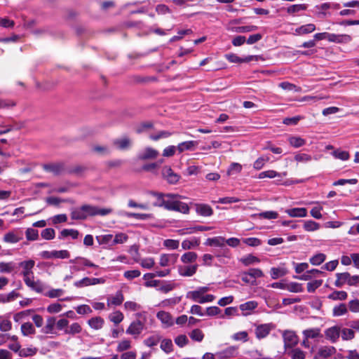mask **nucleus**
<instances>
[{
    "mask_svg": "<svg viewBox=\"0 0 359 359\" xmlns=\"http://www.w3.org/2000/svg\"><path fill=\"white\" fill-rule=\"evenodd\" d=\"M337 280L334 282V285L337 287H342L344 284H348L351 286H356L359 285V276H351L348 272L337 273L336 274Z\"/></svg>",
    "mask_w": 359,
    "mask_h": 359,
    "instance_id": "1",
    "label": "nucleus"
},
{
    "mask_svg": "<svg viewBox=\"0 0 359 359\" xmlns=\"http://www.w3.org/2000/svg\"><path fill=\"white\" fill-rule=\"evenodd\" d=\"M311 204H316V205L312 208V209L310 211V215L311 217L316 219H320L323 218V215L321 213V211L323 210V208L321 205L323 202L319 201H312L310 203Z\"/></svg>",
    "mask_w": 359,
    "mask_h": 359,
    "instance_id": "22",
    "label": "nucleus"
},
{
    "mask_svg": "<svg viewBox=\"0 0 359 359\" xmlns=\"http://www.w3.org/2000/svg\"><path fill=\"white\" fill-rule=\"evenodd\" d=\"M149 194L154 198L152 205L154 207H163L165 203V198H172L174 194H163V193L150 191Z\"/></svg>",
    "mask_w": 359,
    "mask_h": 359,
    "instance_id": "10",
    "label": "nucleus"
},
{
    "mask_svg": "<svg viewBox=\"0 0 359 359\" xmlns=\"http://www.w3.org/2000/svg\"><path fill=\"white\" fill-rule=\"evenodd\" d=\"M226 59L232 63H242V62H248L252 60V56H248L245 58H241L238 57L236 54L234 53H229L225 55Z\"/></svg>",
    "mask_w": 359,
    "mask_h": 359,
    "instance_id": "24",
    "label": "nucleus"
},
{
    "mask_svg": "<svg viewBox=\"0 0 359 359\" xmlns=\"http://www.w3.org/2000/svg\"><path fill=\"white\" fill-rule=\"evenodd\" d=\"M306 354L304 351L299 348H296L291 351L292 359H305Z\"/></svg>",
    "mask_w": 359,
    "mask_h": 359,
    "instance_id": "64",
    "label": "nucleus"
},
{
    "mask_svg": "<svg viewBox=\"0 0 359 359\" xmlns=\"http://www.w3.org/2000/svg\"><path fill=\"white\" fill-rule=\"evenodd\" d=\"M270 160V158L268 156H262L258 158L253 163L254 169L257 170H261L264 164Z\"/></svg>",
    "mask_w": 359,
    "mask_h": 359,
    "instance_id": "48",
    "label": "nucleus"
},
{
    "mask_svg": "<svg viewBox=\"0 0 359 359\" xmlns=\"http://www.w3.org/2000/svg\"><path fill=\"white\" fill-rule=\"evenodd\" d=\"M153 126H154V124L152 122H150V121L142 122V123H140L135 128V131L137 133L140 134L148 129L152 128Z\"/></svg>",
    "mask_w": 359,
    "mask_h": 359,
    "instance_id": "54",
    "label": "nucleus"
},
{
    "mask_svg": "<svg viewBox=\"0 0 359 359\" xmlns=\"http://www.w3.org/2000/svg\"><path fill=\"white\" fill-rule=\"evenodd\" d=\"M240 262L245 266H250L251 264H257L260 262V259L256 256L249 254L242 257Z\"/></svg>",
    "mask_w": 359,
    "mask_h": 359,
    "instance_id": "37",
    "label": "nucleus"
},
{
    "mask_svg": "<svg viewBox=\"0 0 359 359\" xmlns=\"http://www.w3.org/2000/svg\"><path fill=\"white\" fill-rule=\"evenodd\" d=\"M303 337H305L306 339H318L322 337L320 329L318 327L309 328L303 330L302 332Z\"/></svg>",
    "mask_w": 359,
    "mask_h": 359,
    "instance_id": "21",
    "label": "nucleus"
},
{
    "mask_svg": "<svg viewBox=\"0 0 359 359\" xmlns=\"http://www.w3.org/2000/svg\"><path fill=\"white\" fill-rule=\"evenodd\" d=\"M285 212L291 217H306L307 216V210L305 208L286 209Z\"/></svg>",
    "mask_w": 359,
    "mask_h": 359,
    "instance_id": "19",
    "label": "nucleus"
},
{
    "mask_svg": "<svg viewBox=\"0 0 359 359\" xmlns=\"http://www.w3.org/2000/svg\"><path fill=\"white\" fill-rule=\"evenodd\" d=\"M79 231L76 229H65L60 232V236H59V238L71 236L73 239H76L79 236Z\"/></svg>",
    "mask_w": 359,
    "mask_h": 359,
    "instance_id": "50",
    "label": "nucleus"
},
{
    "mask_svg": "<svg viewBox=\"0 0 359 359\" xmlns=\"http://www.w3.org/2000/svg\"><path fill=\"white\" fill-rule=\"evenodd\" d=\"M114 144L118 149L124 150L130 147L131 142L128 137H125L121 139L115 140Z\"/></svg>",
    "mask_w": 359,
    "mask_h": 359,
    "instance_id": "35",
    "label": "nucleus"
},
{
    "mask_svg": "<svg viewBox=\"0 0 359 359\" xmlns=\"http://www.w3.org/2000/svg\"><path fill=\"white\" fill-rule=\"evenodd\" d=\"M196 265L180 266L178 271L182 276H191L196 273Z\"/></svg>",
    "mask_w": 359,
    "mask_h": 359,
    "instance_id": "23",
    "label": "nucleus"
},
{
    "mask_svg": "<svg viewBox=\"0 0 359 359\" xmlns=\"http://www.w3.org/2000/svg\"><path fill=\"white\" fill-rule=\"evenodd\" d=\"M336 349L334 346H322L318 350V355L321 357L327 358L335 353Z\"/></svg>",
    "mask_w": 359,
    "mask_h": 359,
    "instance_id": "36",
    "label": "nucleus"
},
{
    "mask_svg": "<svg viewBox=\"0 0 359 359\" xmlns=\"http://www.w3.org/2000/svg\"><path fill=\"white\" fill-rule=\"evenodd\" d=\"M279 87L283 88V90H288V91H294V92H301L302 88L299 86H297L293 83H291L287 81H283L279 83Z\"/></svg>",
    "mask_w": 359,
    "mask_h": 359,
    "instance_id": "44",
    "label": "nucleus"
},
{
    "mask_svg": "<svg viewBox=\"0 0 359 359\" xmlns=\"http://www.w3.org/2000/svg\"><path fill=\"white\" fill-rule=\"evenodd\" d=\"M15 269V264L13 262H0L1 273H11Z\"/></svg>",
    "mask_w": 359,
    "mask_h": 359,
    "instance_id": "55",
    "label": "nucleus"
},
{
    "mask_svg": "<svg viewBox=\"0 0 359 359\" xmlns=\"http://www.w3.org/2000/svg\"><path fill=\"white\" fill-rule=\"evenodd\" d=\"M124 300L123 294L121 291H118L116 294L110 299V303L115 306L121 305Z\"/></svg>",
    "mask_w": 359,
    "mask_h": 359,
    "instance_id": "57",
    "label": "nucleus"
},
{
    "mask_svg": "<svg viewBox=\"0 0 359 359\" xmlns=\"http://www.w3.org/2000/svg\"><path fill=\"white\" fill-rule=\"evenodd\" d=\"M328 36V41L336 43H348L352 40L351 36L346 34H337L330 33Z\"/></svg>",
    "mask_w": 359,
    "mask_h": 359,
    "instance_id": "13",
    "label": "nucleus"
},
{
    "mask_svg": "<svg viewBox=\"0 0 359 359\" xmlns=\"http://www.w3.org/2000/svg\"><path fill=\"white\" fill-rule=\"evenodd\" d=\"M86 170V168L85 166L77 165L69 168L67 172L71 175H80Z\"/></svg>",
    "mask_w": 359,
    "mask_h": 359,
    "instance_id": "61",
    "label": "nucleus"
},
{
    "mask_svg": "<svg viewBox=\"0 0 359 359\" xmlns=\"http://www.w3.org/2000/svg\"><path fill=\"white\" fill-rule=\"evenodd\" d=\"M24 282L27 287L38 293H41L43 291V285L40 280L34 281L31 278H24Z\"/></svg>",
    "mask_w": 359,
    "mask_h": 359,
    "instance_id": "18",
    "label": "nucleus"
},
{
    "mask_svg": "<svg viewBox=\"0 0 359 359\" xmlns=\"http://www.w3.org/2000/svg\"><path fill=\"white\" fill-rule=\"evenodd\" d=\"M69 262L70 263H74V264H80L81 265H82L83 266L93 267V268H95V269H98L99 268L98 265L95 264L91 261H90L89 259H86L85 257H76L74 259H70Z\"/></svg>",
    "mask_w": 359,
    "mask_h": 359,
    "instance_id": "27",
    "label": "nucleus"
},
{
    "mask_svg": "<svg viewBox=\"0 0 359 359\" xmlns=\"http://www.w3.org/2000/svg\"><path fill=\"white\" fill-rule=\"evenodd\" d=\"M35 262L32 259L28 261H24L20 263V266L22 267L23 271L22 272L23 275V279L26 278H30L33 276L32 269L34 268Z\"/></svg>",
    "mask_w": 359,
    "mask_h": 359,
    "instance_id": "16",
    "label": "nucleus"
},
{
    "mask_svg": "<svg viewBox=\"0 0 359 359\" xmlns=\"http://www.w3.org/2000/svg\"><path fill=\"white\" fill-rule=\"evenodd\" d=\"M178 254H162L160 257L159 264L161 266H168L177 262Z\"/></svg>",
    "mask_w": 359,
    "mask_h": 359,
    "instance_id": "12",
    "label": "nucleus"
},
{
    "mask_svg": "<svg viewBox=\"0 0 359 359\" xmlns=\"http://www.w3.org/2000/svg\"><path fill=\"white\" fill-rule=\"evenodd\" d=\"M316 30V26L313 24H307L302 25L296 29V32L299 34H306Z\"/></svg>",
    "mask_w": 359,
    "mask_h": 359,
    "instance_id": "43",
    "label": "nucleus"
},
{
    "mask_svg": "<svg viewBox=\"0 0 359 359\" xmlns=\"http://www.w3.org/2000/svg\"><path fill=\"white\" fill-rule=\"evenodd\" d=\"M105 283V280L103 278H88L84 277L82 279L76 281L74 285L76 287L81 288L90 285H94L97 284H103Z\"/></svg>",
    "mask_w": 359,
    "mask_h": 359,
    "instance_id": "6",
    "label": "nucleus"
},
{
    "mask_svg": "<svg viewBox=\"0 0 359 359\" xmlns=\"http://www.w3.org/2000/svg\"><path fill=\"white\" fill-rule=\"evenodd\" d=\"M163 177L170 184H175L177 183L180 179V175L175 172L168 165L164 166L162 168Z\"/></svg>",
    "mask_w": 359,
    "mask_h": 359,
    "instance_id": "5",
    "label": "nucleus"
},
{
    "mask_svg": "<svg viewBox=\"0 0 359 359\" xmlns=\"http://www.w3.org/2000/svg\"><path fill=\"white\" fill-rule=\"evenodd\" d=\"M294 160L297 162L300 163H308L312 160V157L311 155L304 154V153H299L297 154L294 156Z\"/></svg>",
    "mask_w": 359,
    "mask_h": 359,
    "instance_id": "62",
    "label": "nucleus"
},
{
    "mask_svg": "<svg viewBox=\"0 0 359 359\" xmlns=\"http://www.w3.org/2000/svg\"><path fill=\"white\" fill-rule=\"evenodd\" d=\"M177 197V195H174L172 198H165L163 208L168 210L179 211L182 213H187L189 212V206L181 201L174 200Z\"/></svg>",
    "mask_w": 359,
    "mask_h": 359,
    "instance_id": "2",
    "label": "nucleus"
},
{
    "mask_svg": "<svg viewBox=\"0 0 359 359\" xmlns=\"http://www.w3.org/2000/svg\"><path fill=\"white\" fill-rule=\"evenodd\" d=\"M327 297H328V299L334 300V301H336V300L343 301V300H345L347 299L348 294L345 291L335 290L333 292L330 293Z\"/></svg>",
    "mask_w": 359,
    "mask_h": 359,
    "instance_id": "38",
    "label": "nucleus"
},
{
    "mask_svg": "<svg viewBox=\"0 0 359 359\" xmlns=\"http://www.w3.org/2000/svg\"><path fill=\"white\" fill-rule=\"evenodd\" d=\"M287 270L282 267H273L271 269V276L272 279H277L283 277L287 273Z\"/></svg>",
    "mask_w": 359,
    "mask_h": 359,
    "instance_id": "41",
    "label": "nucleus"
},
{
    "mask_svg": "<svg viewBox=\"0 0 359 359\" xmlns=\"http://www.w3.org/2000/svg\"><path fill=\"white\" fill-rule=\"evenodd\" d=\"M197 255L194 252H188L184 253L182 257L181 260L182 262L187 264V263H193L196 260Z\"/></svg>",
    "mask_w": 359,
    "mask_h": 359,
    "instance_id": "51",
    "label": "nucleus"
},
{
    "mask_svg": "<svg viewBox=\"0 0 359 359\" xmlns=\"http://www.w3.org/2000/svg\"><path fill=\"white\" fill-rule=\"evenodd\" d=\"M282 336L285 349L291 348L295 346L299 341L298 336L292 330H284L282 332Z\"/></svg>",
    "mask_w": 359,
    "mask_h": 359,
    "instance_id": "4",
    "label": "nucleus"
},
{
    "mask_svg": "<svg viewBox=\"0 0 359 359\" xmlns=\"http://www.w3.org/2000/svg\"><path fill=\"white\" fill-rule=\"evenodd\" d=\"M236 348L233 346H229L221 351L216 353V355L219 359H225L233 357L236 353Z\"/></svg>",
    "mask_w": 359,
    "mask_h": 359,
    "instance_id": "26",
    "label": "nucleus"
},
{
    "mask_svg": "<svg viewBox=\"0 0 359 359\" xmlns=\"http://www.w3.org/2000/svg\"><path fill=\"white\" fill-rule=\"evenodd\" d=\"M332 156L335 158H338V159H340L342 161H347L350 157V155L348 151H342L340 149H337V150L334 151L332 152Z\"/></svg>",
    "mask_w": 359,
    "mask_h": 359,
    "instance_id": "53",
    "label": "nucleus"
},
{
    "mask_svg": "<svg viewBox=\"0 0 359 359\" xmlns=\"http://www.w3.org/2000/svg\"><path fill=\"white\" fill-rule=\"evenodd\" d=\"M41 236L43 239L52 240L55 238V231L53 228H47L41 231Z\"/></svg>",
    "mask_w": 359,
    "mask_h": 359,
    "instance_id": "59",
    "label": "nucleus"
},
{
    "mask_svg": "<svg viewBox=\"0 0 359 359\" xmlns=\"http://www.w3.org/2000/svg\"><path fill=\"white\" fill-rule=\"evenodd\" d=\"M132 81L136 83H148L158 81V78L156 76H142L135 75L132 76Z\"/></svg>",
    "mask_w": 359,
    "mask_h": 359,
    "instance_id": "29",
    "label": "nucleus"
},
{
    "mask_svg": "<svg viewBox=\"0 0 359 359\" xmlns=\"http://www.w3.org/2000/svg\"><path fill=\"white\" fill-rule=\"evenodd\" d=\"M258 304L255 301H249L245 303L241 304L239 309L242 311L243 315L247 316L250 314L251 311L255 309Z\"/></svg>",
    "mask_w": 359,
    "mask_h": 359,
    "instance_id": "20",
    "label": "nucleus"
},
{
    "mask_svg": "<svg viewBox=\"0 0 359 359\" xmlns=\"http://www.w3.org/2000/svg\"><path fill=\"white\" fill-rule=\"evenodd\" d=\"M320 224L313 220H305L303 222V229L308 232L316 231L320 229Z\"/></svg>",
    "mask_w": 359,
    "mask_h": 359,
    "instance_id": "28",
    "label": "nucleus"
},
{
    "mask_svg": "<svg viewBox=\"0 0 359 359\" xmlns=\"http://www.w3.org/2000/svg\"><path fill=\"white\" fill-rule=\"evenodd\" d=\"M25 236L27 241H36L39 238V231L32 228L27 229Z\"/></svg>",
    "mask_w": 359,
    "mask_h": 359,
    "instance_id": "52",
    "label": "nucleus"
},
{
    "mask_svg": "<svg viewBox=\"0 0 359 359\" xmlns=\"http://www.w3.org/2000/svg\"><path fill=\"white\" fill-rule=\"evenodd\" d=\"M71 219L73 220H85L86 219V215L83 214V211L81 210V206L79 208H72L71 209Z\"/></svg>",
    "mask_w": 359,
    "mask_h": 359,
    "instance_id": "30",
    "label": "nucleus"
},
{
    "mask_svg": "<svg viewBox=\"0 0 359 359\" xmlns=\"http://www.w3.org/2000/svg\"><path fill=\"white\" fill-rule=\"evenodd\" d=\"M306 8L307 7L305 4H294L290 6L287 8V12L290 14H293L295 13L300 12L302 11H305Z\"/></svg>",
    "mask_w": 359,
    "mask_h": 359,
    "instance_id": "58",
    "label": "nucleus"
},
{
    "mask_svg": "<svg viewBox=\"0 0 359 359\" xmlns=\"http://www.w3.org/2000/svg\"><path fill=\"white\" fill-rule=\"evenodd\" d=\"M159 153L155 149L151 147H147L143 152L137 156V158L141 161H146L149 159H155L158 156Z\"/></svg>",
    "mask_w": 359,
    "mask_h": 359,
    "instance_id": "15",
    "label": "nucleus"
},
{
    "mask_svg": "<svg viewBox=\"0 0 359 359\" xmlns=\"http://www.w3.org/2000/svg\"><path fill=\"white\" fill-rule=\"evenodd\" d=\"M205 244L213 247H222L225 245V238L222 236H216L206 239Z\"/></svg>",
    "mask_w": 359,
    "mask_h": 359,
    "instance_id": "25",
    "label": "nucleus"
},
{
    "mask_svg": "<svg viewBox=\"0 0 359 359\" xmlns=\"http://www.w3.org/2000/svg\"><path fill=\"white\" fill-rule=\"evenodd\" d=\"M340 334H341V338L344 341L351 340L355 337V332L351 327L343 328L341 330Z\"/></svg>",
    "mask_w": 359,
    "mask_h": 359,
    "instance_id": "49",
    "label": "nucleus"
},
{
    "mask_svg": "<svg viewBox=\"0 0 359 359\" xmlns=\"http://www.w3.org/2000/svg\"><path fill=\"white\" fill-rule=\"evenodd\" d=\"M20 330L23 336H29L36 333L34 325L29 322L22 324Z\"/></svg>",
    "mask_w": 359,
    "mask_h": 359,
    "instance_id": "34",
    "label": "nucleus"
},
{
    "mask_svg": "<svg viewBox=\"0 0 359 359\" xmlns=\"http://www.w3.org/2000/svg\"><path fill=\"white\" fill-rule=\"evenodd\" d=\"M104 320L101 317L92 318L88 320L90 327L95 330H100L104 325Z\"/></svg>",
    "mask_w": 359,
    "mask_h": 359,
    "instance_id": "40",
    "label": "nucleus"
},
{
    "mask_svg": "<svg viewBox=\"0 0 359 359\" xmlns=\"http://www.w3.org/2000/svg\"><path fill=\"white\" fill-rule=\"evenodd\" d=\"M326 259V255L324 253H318L312 256L309 261L312 265L318 266L323 263Z\"/></svg>",
    "mask_w": 359,
    "mask_h": 359,
    "instance_id": "45",
    "label": "nucleus"
},
{
    "mask_svg": "<svg viewBox=\"0 0 359 359\" xmlns=\"http://www.w3.org/2000/svg\"><path fill=\"white\" fill-rule=\"evenodd\" d=\"M161 340V337L158 335H153L147 339H146L144 341V344L149 347H152L158 344Z\"/></svg>",
    "mask_w": 359,
    "mask_h": 359,
    "instance_id": "60",
    "label": "nucleus"
},
{
    "mask_svg": "<svg viewBox=\"0 0 359 359\" xmlns=\"http://www.w3.org/2000/svg\"><path fill=\"white\" fill-rule=\"evenodd\" d=\"M281 174L280 172H278L273 170H269L266 171L261 172L258 175L259 179H264V178H270L273 179L276 177H280Z\"/></svg>",
    "mask_w": 359,
    "mask_h": 359,
    "instance_id": "46",
    "label": "nucleus"
},
{
    "mask_svg": "<svg viewBox=\"0 0 359 359\" xmlns=\"http://www.w3.org/2000/svg\"><path fill=\"white\" fill-rule=\"evenodd\" d=\"M172 342L170 339H165L161 341V348L166 353H169L172 351Z\"/></svg>",
    "mask_w": 359,
    "mask_h": 359,
    "instance_id": "56",
    "label": "nucleus"
},
{
    "mask_svg": "<svg viewBox=\"0 0 359 359\" xmlns=\"http://www.w3.org/2000/svg\"><path fill=\"white\" fill-rule=\"evenodd\" d=\"M22 239V232L18 231H11L6 233L3 238V241L8 243H16Z\"/></svg>",
    "mask_w": 359,
    "mask_h": 359,
    "instance_id": "14",
    "label": "nucleus"
},
{
    "mask_svg": "<svg viewBox=\"0 0 359 359\" xmlns=\"http://www.w3.org/2000/svg\"><path fill=\"white\" fill-rule=\"evenodd\" d=\"M19 294L15 290L11 291L8 294H0V303L5 304L13 301Z\"/></svg>",
    "mask_w": 359,
    "mask_h": 359,
    "instance_id": "47",
    "label": "nucleus"
},
{
    "mask_svg": "<svg viewBox=\"0 0 359 359\" xmlns=\"http://www.w3.org/2000/svg\"><path fill=\"white\" fill-rule=\"evenodd\" d=\"M348 313V309L345 304H340L335 306L332 309L333 316L338 317L341 316Z\"/></svg>",
    "mask_w": 359,
    "mask_h": 359,
    "instance_id": "39",
    "label": "nucleus"
},
{
    "mask_svg": "<svg viewBox=\"0 0 359 359\" xmlns=\"http://www.w3.org/2000/svg\"><path fill=\"white\" fill-rule=\"evenodd\" d=\"M196 145V142L194 141H186L180 143L177 146V149L179 153H182L185 151H192Z\"/></svg>",
    "mask_w": 359,
    "mask_h": 359,
    "instance_id": "31",
    "label": "nucleus"
},
{
    "mask_svg": "<svg viewBox=\"0 0 359 359\" xmlns=\"http://www.w3.org/2000/svg\"><path fill=\"white\" fill-rule=\"evenodd\" d=\"M56 319L55 317H49L46 320V325L43 327L42 332L45 334H52L55 325Z\"/></svg>",
    "mask_w": 359,
    "mask_h": 359,
    "instance_id": "42",
    "label": "nucleus"
},
{
    "mask_svg": "<svg viewBox=\"0 0 359 359\" xmlns=\"http://www.w3.org/2000/svg\"><path fill=\"white\" fill-rule=\"evenodd\" d=\"M288 142L294 148H299L306 144V140L299 136H290Z\"/></svg>",
    "mask_w": 359,
    "mask_h": 359,
    "instance_id": "32",
    "label": "nucleus"
},
{
    "mask_svg": "<svg viewBox=\"0 0 359 359\" xmlns=\"http://www.w3.org/2000/svg\"><path fill=\"white\" fill-rule=\"evenodd\" d=\"M144 327V323L140 320H135L130 323L126 333L128 334L133 335L136 338L139 334H141Z\"/></svg>",
    "mask_w": 359,
    "mask_h": 359,
    "instance_id": "9",
    "label": "nucleus"
},
{
    "mask_svg": "<svg viewBox=\"0 0 359 359\" xmlns=\"http://www.w3.org/2000/svg\"><path fill=\"white\" fill-rule=\"evenodd\" d=\"M81 210L83 214L86 215V219L88 217H94L96 215L104 216L110 214L112 210L110 208H100L97 206H94L88 204L81 205Z\"/></svg>",
    "mask_w": 359,
    "mask_h": 359,
    "instance_id": "3",
    "label": "nucleus"
},
{
    "mask_svg": "<svg viewBox=\"0 0 359 359\" xmlns=\"http://www.w3.org/2000/svg\"><path fill=\"white\" fill-rule=\"evenodd\" d=\"M243 242L246 244L247 245L251 246V247H257L262 244V241L258 238L255 237H250V238H246L243 240Z\"/></svg>",
    "mask_w": 359,
    "mask_h": 359,
    "instance_id": "63",
    "label": "nucleus"
},
{
    "mask_svg": "<svg viewBox=\"0 0 359 359\" xmlns=\"http://www.w3.org/2000/svg\"><path fill=\"white\" fill-rule=\"evenodd\" d=\"M43 170L48 172H52L55 175H60L65 171L64 163H47L42 165Z\"/></svg>",
    "mask_w": 359,
    "mask_h": 359,
    "instance_id": "8",
    "label": "nucleus"
},
{
    "mask_svg": "<svg viewBox=\"0 0 359 359\" xmlns=\"http://www.w3.org/2000/svg\"><path fill=\"white\" fill-rule=\"evenodd\" d=\"M273 329H275V325L273 323L259 325L256 327L255 331L256 337L259 339H264L266 337Z\"/></svg>",
    "mask_w": 359,
    "mask_h": 359,
    "instance_id": "7",
    "label": "nucleus"
},
{
    "mask_svg": "<svg viewBox=\"0 0 359 359\" xmlns=\"http://www.w3.org/2000/svg\"><path fill=\"white\" fill-rule=\"evenodd\" d=\"M341 329L338 326H332L325 330V335L327 339L332 343H335L338 341L340 337Z\"/></svg>",
    "mask_w": 359,
    "mask_h": 359,
    "instance_id": "11",
    "label": "nucleus"
},
{
    "mask_svg": "<svg viewBox=\"0 0 359 359\" xmlns=\"http://www.w3.org/2000/svg\"><path fill=\"white\" fill-rule=\"evenodd\" d=\"M186 297L194 302L202 304V288H198V290L188 292Z\"/></svg>",
    "mask_w": 359,
    "mask_h": 359,
    "instance_id": "33",
    "label": "nucleus"
},
{
    "mask_svg": "<svg viewBox=\"0 0 359 359\" xmlns=\"http://www.w3.org/2000/svg\"><path fill=\"white\" fill-rule=\"evenodd\" d=\"M158 320L165 325L166 327H171L174 325V320L171 314L168 312L161 311L156 315Z\"/></svg>",
    "mask_w": 359,
    "mask_h": 359,
    "instance_id": "17",
    "label": "nucleus"
}]
</instances>
